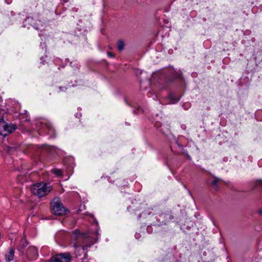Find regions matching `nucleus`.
I'll list each match as a JSON object with an SVG mask.
<instances>
[{"mask_svg": "<svg viewBox=\"0 0 262 262\" xmlns=\"http://www.w3.org/2000/svg\"><path fill=\"white\" fill-rule=\"evenodd\" d=\"M71 236L74 241H77V243H73L76 256H80L81 254L84 253V257H85L86 255L85 252V248L90 247L96 243L98 239V233L97 232L96 237L94 238L91 236H86V234L81 233L78 229H76L73 232Z\"/></svg>", "mask_w": 262, "mask_h": 262, "instance_id": "obj_1", "label": "nucleus"}, {"mask_svg": "<svg viewBox=\"0 0 262 262\" xmlns=\"http://www.w3.org/2000/svg\"><path fill=\"white\" fill-rule=\"evenodd\" d=\"M52 187L49 183H39L32 185V193L39 198L47 195L51 190Z\"/></svg>", "mask_w": 262, "mask_h": 262, "instance_id": "obj_2", "label": "nucleus"}, {"mask_svg": "<svg viewBox=\"0 0 262 262\" xmlns=\"http://www.w3.org/2000/svg\"><path fill=\"white\" fill-rule=\"evenodd\" d=\"M52 212L56 215H63L69 212L62 204L60 199L54 198L50 203Z\"/></svg>", "mask_w": 262, "mask_h": 262, "instance_id": "obj_3", "label": "nucleus"}, {"mask_svg": "<svg viewBox=\"0 0 262 262\" xmlns=\"http://www.w3.org/2000/svg\"><path fill=\"white\" fill-rule=\"evenodd\" d=\"M15 129V125L6 123L3 118L0 119V135L6 137Z\"/></svg>", "mask_w": 262, "mask_h": 262, "instance_id": "obj_4", "label": "nucleus"}, {"mask_svg": "<svg viewBox=\"0 0 262 262\" xmlns=\"http://www.w3.org/2000/svg\"><path fill=\"white\" fill-rule=\"evenodd\" d=\"M35 124L38 128H47L49 131V134H50L53 137L55 136V130L52 124L48 120L45 119H41L37 121Z\"/></svg>", "mask_w": 262, "mask_h": 262, "instance_id": "obj_5", "label": "nucleus"}, {"mask_svg": "<svg viewBox=\"0 0 262 262\" xmlns=\"http://www.w3.org/2000/svg\"><path fill=\"white\" fill-rule=\"evenodd\" d=\"M21 256L24 259L34 260L38 256V251L35 247L29 246L25 251V254Z\"/></svg>", "mask_w": 262, "mask_h": 262, "instance_id": "obj_6", "label": "nucleus"}, {"mask_svg": "<svg viewBox=\"0 0 262 262\" xmlns=\"http://www.w3.org/2000/svg\"><path fill=\"white\" fill-rule=\"evenodd\" d=\"M71 256L69 253H63L56 255L50 262H70Z\"/></svg>", "mask_w": 262, "mask_h": 262, "instance_id": "obj_7", "label": "nucleus"}, {"mask_svg": "<svg viewBox=\"0 0 262 262\" xmlns=\"http://www.w3.org/2000/svg\"><path fill=\"white\" fill-rule=\"evenodd\" d=\"M27 245L28 242L26 239H22L20 241L17 247V250L21 255H24L25 254V252L28 248L27 247Z\"/></svg>", "mask_w": 262, "mask_h": 262, "instance_id": "obj_8", "label": "nucleus"}, {"mask_svg": "<svg viewBox=\"0 0 262 262\" xmlns=\"http://www.w3.org/2000/svg\"><path fill=\"white\" fill-rule=\"evenodd\" d=\"M15 250L13 248L9 249L5 254V259L7 261H10L14 259Z\"/></svg>", "mask_w": 262, "mask_h": 262, "instance_id": "obj_9", "label": "nucleus"}, {"mask_svg": "<svg viewBox=\"0 0 262 262\" xmlns=\"http://www.w3.org/2000/svg\"><path fill=\"white\" fill-rule=\"evenodd\" d=\"M124 48V42L122 40H120L118 41L117 43V49L119 51H122Z\"/></svg>", "mask_w": 262, "mask_h": 262, "instance_id": "obj_10", "label": "nucleus"}, {"mask_svg": "<svg viewBox=\"0 0 262 262\" xmlns=\"http://www.w3.org/2000/svg\"><path fill=\"white\" fill-rule=\"evenodd\" d=\"M52 171L57 177H61L62 176V171L59 169H54L52 170Z\"/></svg>", "mask_w": 262, "mask_h": 262, "instance_id": "obj_11", "label": "nucleus"}, {"mask_svg": "<svg viewBox=\"0 0 262 262\" xmlns=\"http://www.w3.org/2000/svg\"><path fill=\"white\" fill-rule=\"evenodd\" d=\"M170 104H174L179 101L180 99L175 98L174 96L172 95H169Z\"/></svg>", "mask_w": 262, "mask_h": 262, "instance_id": "obj_12", "label": "nucleus"}, {"mask_svg": "<svg viewBox=\"0 0 262 262\" xmlns=\"http://www.w3.org/2000/svg\"><path fill=\"white\" fill-rule=\"evenodd\" d=\"M220 180H221L220 179L215 177V179L212 182V184L214 187L215 190H217L219 188L217 186V183Z\"/></svg>", "mask_w": 262, "mask_h": 262, "instance_id": "obj_13", "label": "nucleus"}, {"mask_svg": "<svg viewBox=\"0 0 262 262\" xmlns=\"http://www.w3.org/2000/svg\"><path fill=\"white\" fill-rule=\"evenodd\" d=\"M145 84L146 86H148L149 84V82L148 81H146L144 82H140V88L141 89H143V90H145L146 89V87H143V85H142V84Z\"/></svg>", "mask_w": 262, "mask_h": 262, "instance_id": "obj_14", "label": "nucleus"}, {"mask_svg": "<svg viewBox=\"0 0 262 262\" xmlns=\"http://www.w3.org/2000/svg\"><path fill=\"white\" fill-rule=\"evenodd\" d=\"M183 107L185 110H188L190 107V104L189 103H186L183 105Z\"/></svg>", "mask_w": 262, "mask_h": 262, "instance_id": "obj_15", "label": "nucleus"}, {"mask_svg": "<svg viewBox=\"0 0 262 262\" xmlns=\"http://www.w3.org/2000/svg\"><path fill=\"white\" fill-rule=\"evenodd\" d=\"M107 54L108 56H109L110 57H112V58L115 57V55L112 52H107Z\"/></svg>", "mask_w": 262, "mask_h": 262, "instance_id": "obj_16", "label": "nucleus"}, {"mask_svg": "<svg viewBox=\"0 0 262 262\" xmlns=\"http://www.w3.org/2000/svg\"><path fill=\"white\" fill-rule=\"evenodd\" d=\"M183 153L184 154H185L187 157L188 158L189 160H191V158L190 157V156L188 155V154L187 152H185L184 151H183Z\"/></svg>", "mask_w": 262, "mask_h": 262, "instance_id": "obj_17", "label": "nucleus"}, {"mask_svg": "<svg viewBox=\"0 0 262 262\" xmlns=\"http://www.w3.org/2000/svg\"><path fill=\"white\" fill-rule=\"evenodd\" d=\"M31 19H32V18H28L27 19H26L25 20V22H27V21H28V22H29V21H30V20H31Z\"/></svg>", "mask_w": 262, "mask_h": 262, "instance_id": "obj_18", "label": "nucleus"}, {"mask_svg": "<svg viewBox=\"0 0 262 262\" xmlns=\"http://www.w3.org/2000/svg\"><path fill=\"white\" fill-rule=\"evenodd\" d=\"M259 213L260 214H262V210H259Z\"/></svg>", "mask_w": 262, "mask_h": 262, "instance_id": "obj_19", "label": "nucleus"}, {"mask_svg": "<svg viewBox=\"0 0 262 262\" xmlns=\"http://www.w3.org/2000/svg\"><path fill=\"white\" fill-rule=\"evenodd\" d=\"M41 60L42 63L43 64H44V62H43V60H42V58H41Z\"/></svg>", "mask_w": 262, "mask_h": 262, "instance_id": "obj_20", "label": "nucleus"}, {"mask_svg": "<svg viewBox=\"0 0 262 262\" xmlns=\"http://www.w3.org/2000/svg\"><path fill=\"white\" fill-rule=\"evenodd\" d=\"M138 235V234H136V235H135V237H136V238H137Z\"/></svg>", "mask_w": 262, "mask_h": 262, "instance_id": "obj_21", "label": "nucleus"}, {"mask_svg": "<svg viewBox=\"0 0 262 262\" xmlns=\"http://www.w3.org/2000/svg\"><path fill=\"white\" fill-rule=\"evenodd\" d=\"M61 91H63V90L61 89V88H60Z\"/></svg>", "mask_w": 262, "mask_h": 262, "instance_id": "obj_22", "label": "nucleus"}]
</instances>
